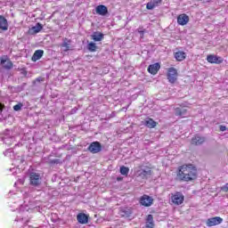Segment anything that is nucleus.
I'll use <instances>...</instances> for the list:
<instances>
[{"label": "nucleus", "instance_id": "nucleus-2", "mask_svg": "<svg viewBox=\"0 0 228 228\" xmlns=\"http://www.w3.org/2000/svg\"><path fill=\"white\" fill-rule=\"evenodd\" d=\"M151 175L152 170L149 167H142L136 171V176L142 181H146V179L151 178Z\"/></svg>", "mask_w": 228, "mask_h": 228}, {"label": "nucleus", "instance_id": "nucleus-26", "mask_svg": "<svg viewBox=\"0 0 228 228\" xmlns=\"http://www.w3.org/2000/svg\"><path fill=\"white\" fill-rule=\"evenodd\" d=\"M42 29H44V26L41 23H37L36 26L31 28V31H33V33H40Z\"/></svg>", "mask_w": 228, "mask_h": 228}, {"label": "nucleus", "instance_id": "nucleus-37", "mask_svg": "<svg viewBox=\"0 0 228 228\" xmlns=\"http://www.w3.org/2000/svg\"><path fill=\"white\" fill-rule=\"evenodd\" d=\"M36 81H37V83H42V81H44V78H43V77H37V78L36 79Z\"/></svg>", "mask_w": 228, "mask_h": 228}, {"label": "nucleus", "instance_id": "nucleus-39", "mask_svg": "<svg viewBox=\"0 0 228 228\" xmlns=\"http://www.w3.org/2000/svg\"><path fill=\"white\" fill-rule=\"evenodd\" d=\"M118 181H122V178H120V177H118Z\"/></svg>", "mask_w": 228, "mask_h": 228}, {"label": "nucleus", "instance_id": "nucleus-11", "mask_svg": "<svg viewBox=\"0 0 228 228\" xmlns=\"http://www.w3.org/2000/svg\"><path fill=\"white\" fill-rule=\"evenodd\" d=\"M204 142H206V137L196 134L192 137L191 143V145H202Z\"/></svg>", "mask_w": 228, "mask_h": 228}, {"label": "nucleus", "instance_id": "nucleus-21", "mask_svg": "<svg viewBox=\"0 0 228 228\" xmlns=\"http://www.w3.org/2000/svg\"><path fill=\"white\" fill-rule=\"evenodd\" d=\"M42 56H44V50H37L34 53L31 60H32V61H38V60H40L42 58Z\"/></svg>", "mask_w": 228, "mask_h": 228}, {"label": "nucleus", "instance_id": "nucleus-10", "mask_svg": "<svg viewBox=\"0 0 228 228\" xmlns=\"http://www.w3.org/2000/svg\"><path fill=\"white\" fill-rule=\"evenodd\" d=\"M0 63L4 67V69H6V70L13 69V62H12V61H10L6 57H3L0 61Z\"/></svg>", "mask_w": 228, "mask_h": 228}, {"label": "nucleus", "instance_id": "nucleus-27", "mask_svg": "<svg viewBox=\"0 0 228 228\" xmlns=\"http://www.w3.org/2000/svg\"><path fill=\"white\" fill-rule=\"evenodd\" d=\"M87 49L90 51V53H95L97 51V45H95L94 42L88 43Z\"/></svg>", "mask_w": 228, "mask_h": 228}, {"label": "nucleus", "instance_id": "nucleus-40", "mask_svg": "<svg viewBox=\"0 0 228 228\" xmlns=\"http://www.w3.org/2000/svg\"><path fill=\"white\" fill-rule=\"evenodd\" d=\"M26 213H27V212H24V211L21 212V214H22L23 216L26 215Z\"/></svg>", "mask_w": 228, "mask_h": 228}, {"label": "nucleus", "instance_id": "nucleus-20", "mask_svg": "<svg viewBox=\"0 0 228 228\" xmlns=\"http://www.w3.org/2000/svg\"><path fill=\"white\" fill-rule=\"evenodd\" d=\"M175 58L176 61H183L186 60V53L181 52V51L175 52Z\"/></svg>", "mask_w": 228, "mask_h": 228}, {"label": "nucleus", "instance_id": "nucleus-32", "mask_svg": "<svg viewBox=\"0 0 228 228\" xmlns=\"http://www.w3.org/2000/svg\"><path fill=\"white\" fill-rule=\"evenodd\" d=\"M3 110H4V105L3 103H0V119L3 120V118H6L4 115H3Z\"/></svg>", "mask_w": 228, "mask_h": 228}, {"label": "nucleus", "instance_id": "nucleus-23", "mask_svg": "<svg viewBox=\"0 0 228 228\" xmlns=\"http://www.w3.org/2000/svg\"><path fill=\"white\" fill-rule=\"evenodd\" d=\"M146 228H154V216L152 215H148L146 218Z\"/></svg>", "mask_w": 228, "mask_h": 228}, {"label": "nucleus", "instance_id": "nucleus-25", "mask_svg": "<svg viewBox=\"0 0 228 228\" xmlns=\"http://www.w3.org/2000/svg\"><path fill=\"white\" fill-rule=\"evenodd\" d=\"M175 115L176 117H184V115H186V109L183 107L176 108L175 110Z\"/></svg>", "mask_w": 228, "mask_h": 228}, {"label": "nucleus", "instance_id": "nucleus-17", "mask_svg": "<svg viewBox=\"0 0 228 228\" xmlns=\"http://www.w3.org/2000/svg\"><path fill=\"white\" fill-rule=\"evenodd\" d=\"M159 69H161V66L159 65V63H154L148 67V72L150 74H153L154 76L158 74V70H159Z\"/></svg>", "mask_w": 228, "mask_h": 228}, {"label": "nucleus", "instance_id": "nucleus-12", "mask_svg": "<svg viewBox=\"0 0 228 228\" xmlns=\"http://www.w3.org/2000/svg\"><path fill=\"white\" fill-rule=\"evenodd\" d=\"M207 61H208V63H216V65H220L224 60L222 57H218L216 55H208L207 56Z\"/></svg>", "mask_w": 228, "mask_h": 228}, {"label": "nucleus", "instance_id": "nucleus-28", "mask_svg": "<svg viewBox=\"0 0 228 228\" xmlns=\"http://www.w3.org/2000/svg\"><path fill=\"white\" fill-rule=\"evenodd\" d=\"M4 156L7 158H10L11 159H13V150L8 149L4 152Z\"/></svg>", "mask_w": 228, "mask_h": 228}, {"label": "nucleus", "instance_id": "nucleus-18", "mask_svg": "<svg viewBox=\"0 0 228 228\" xmlns=\"http://www.w3.org/2000/svg\"><path fill=\"white\" fill-rule=\"evenodd\" d=\"M96 13L98 15H102V16H105V15H108V7H106V5H98L96 7Z\"/></svg>", "mask_w": 228, "mask_h": 228}, {"label": "nucleus", "instance_id": "nucleus-3", "mask_svg": "<svg viewBox=\"0 0 228 228\" xmlns=\"http://www.w3.org/2000/svg\"><path fill=\"white\" fill-rule=\"evenodd\" d=\"M29 183L31 186H40V184H42V176H40V173L30 172Z\"/></svg>", "mask_w": 228, "mask_h": 228}, {"label": "nucleus", "instance_id": "nucleus-33", "mask_svg": "<svg viewBox=\"0 0 228 228\" xmlns=\"http://www.w3.org/2000/svg\"><path fill=\"white\" fill-rule=\"evenodd\" d=\"M137 31L140 35V38H143V35H145V29L142 30V28H138Z\"/></svg>", "mask_w": 228, "mask_h": 228}, {"label": "nucleus", "instance_id": "nucleus-31", "mask_svg": "<svg viewBox=\"0 0 228 228\" xmlns=\"http://www.w3.org/2000/svg\"><path fill=\"white\" fill-rule=\"evenodd\" d=\"M22 106H24L22 103H18L13 106L14 111H20L22 110Z\"/></svg>", "mask_w": 228, "mask_h": 228}, {"label": "nucleus", "instance_id": "nucleus-13", "mask_svg": "<svg viewBox=\"0 0 228 228\" xmlns=\"http://www.w3.org/2000/svg\"><path fill=\"white\" fill-rule=\"evenodd\" d=\"M188 22H190V17H188V15H186V14H180L177 17V23L180 26H186V24H188Z\"/></svg>", "mask_w": 228, "mask_h": 228}, {"label": "nucleus", "instance_id": "nucleus-1", "mask_svg": "<svg viewBox=\"0 0 228 228\" xmlns=\"http://www.w3.org/2000/svg\"><path fill=\"white\" fill-rule=\"evenodd\" d=\"M177 177L180 181H184L186 183L194 181V179H197V168H195L193 165L181 166L179 167Z\"/></svg>", "mask_w": 228, "mask_h": 228}, {"label": "nucleus", "instance_id": "nucleus-14", "mask_svg": "<svg viewBox=\"0 0 228 228\" xmlns=\"http://www.w3.org/2000/svg\"><path fill=\"white\" fill-rule=\"evenodd\" d=\"M1 31H8V20L3 15H0V33Z\"/></svg>", "mask_w": 228, "mask_h": 228}, {"label": "nucleus", "instance_id": "nucleus-38", "mask_svg": "<svg viewBox=\"0 0 228 228\" xmlns=\"http://www.w3.org/2000/svg\"><path fill=\"white\" fill-rule=\"evenodd\" d=\"M200 1H201L202 3H209V1L211 0H200Z\"/></svg>", "mask_w": 228, "mask_h": 228}, {"label": "nucleus", "instance_id": "nucleus-34", "mask_svg": "<svg viewBox=\"0 0 228 228\" xmlns=\"http://www.w3.org/2000/svg\"><path fill=\"white\" fill-rule=\"evenodd\" d=\"M219 129H220V131H222V132L227 131V126H219Z\"/></svg>", "mask_w": 228, "mask_h": 228}, {"label": "nucleus", "instance_id": "nucleus-22", "mask_svg": "<svg viewBox=\"0 0 228 228\" xmlns=\"http://www.w3.org/2000/svg\"><path fill=\"white\" fill-rule=\"evenodd\" d=\"M92 40H94V42H101V40H102V38H104V34L101 33V32H94L92 36H91Z\"/></svg>", "mask_w": 228, "mask_h": 228}, {"label": "nucleus", "instance_id": "nucleus-5", "mask_svg": "<svg viewBox=\"0 0 228 228\" xmlns=\"http://www.w3.org/2000/svg\"><path fill=\"white\" fill-rule=\"evenodd\" d=\"M171 200L173 204H175V206H181V204L184 202V195H183L181 192H176L172 196Z\"/></svg>", "mask_w": 228, "mask_h": 228}, {"label": "nucleus", "instance_id": "nucleus-29", "mask_svg": "<svg viewBox=\"0 0 228 228\" xmlns=\"http://www.w3.org/2000/svg\"><path fill=\"white\" fill-rule=\"evenodd\" d=\"M120 174L121 175H127V174H129V168L125 166H122L120 167Z\"/></svg>", "mask_w": 228, "mask_h": 228}, {"label": "nucleus", "instance_id": "nucleus-9", "mask_svg": "<svg viewBox=\"0 0 228 228\" xmlns=\"http://www.w3.org/2000/svg\"><path fill=\"white\" fill-rule=\"evenodd\" d=\"M152 202H154V200L150 197L149 195H143L141 199H140V204L142 206H144L145 208H150V206H152Z\"/></svg>", "mask_w": 228, "mask_h": 228}, {"label": "nucleus", "instance_id": "nucleus-16", "mask_svg": "<svg viewBox=\"0 0 228 228\" xmlns=\"http://www.w3.org/2000/svg\"><path fill=\"white\" fill-rule=\"evenodd\" d=\"M70 44H72V41L68 38H64L62 44L61 45V47H62V51L64 53H67L68 51H70L72 47L70 46Z\"/></svg>", "mask_w": 228, "mask_h": 228}, {"label": "nucleus", "instance_id": "nucleus-30", "mask_svg": "<svg viewBox=\"0 0 228 228\" xmlns=\"http://www.w3.org/2000/svg\"><path fill=\"white\" fill-rule=\"evenodd\" d=\"M121 215L122 216H131V209L128 208H125L123 210H121Z\"/></svg>", "mask_w": 228, "mask_h": 228}, {"label": "nucleus", "instance_id": "nucleus-7", "mask_svg": "<svg viewBox=\"0 0 228 228\" xmlns=\"http://www.w3.org/2000/svg\"><path fill=\"white\" fill-rule=\"evenodd\" d=\"M167 79L169 83H175V81H177V69L175 68H169L167 71Z\"/></svg>", "mask_w": 228, "mask_h": 228}, {"label": "nucleus", "instance_id": "nucleus-19", "mask_svg": "<svg viewBox=\"0 0 228 228\" xmlns=\"http://www.w3.org/2000/svg\"><path fill=\"white\" fill-rule=\"evenodd\" d=\"M77 220L78 224H88V216L85 213H79L77 216Z\"/></svg>", "mask_w": 228, "mask_h": 228}, {"label": "nucleus", "instance_id": "nucleus-8", "mask_svg": "<svg viewBox=\"0 0 228 228\" xmlns=\"http://www.w3.org/2000/svg\"><path fill=\"white\" fill-rule=\"evenodd\" d=\"M102 150V147L99 142H94L88 147V151L92 152L93 154H97L98 152H101Z\"/></svg>", "mask_w": 228, "mask_h": 228}, {"label": "nucleus", "instance_id": "nucleus-15", "mask_svg": "<svg viewBox=\"0 0 228 228\" xmlns=\"http://www.w3.org/2000/svg\"><path fill=\"white\" fill-rule=\"evenodd\" d=\"M163 3L162 0H151L147 4L146 8L147 10H154V8H157V6H159Z\"/></svg>", "mask_w": 228, "mask_h": 228}, {"label": "nucleus", "instance_id": "nucleus-6", "mask_svg": "<svg viewBox=\"0 0 228 228\" xmlns=\"http://www.w3.org/2000/svg\"><path fill=\"white\" fill-rule=\"evenodd\" d=\"M224 222V219L220 216L211 217L207 220L208 227H215V225H220Z\"/></svg>", "mask_w": 228, "mask_h": 228}, {"label": "nucleus", "instance_id": "nucleus-4", "mask_svg": "<svg viewBox=\"0 0 228 228\" xmlns=\"http://www.w3.org/2000/svg\"><path fill=\"white\" fill-rule=\"evenodd\" d=\"M2 142H4V143L5 145H12V143H13L15 142V137L12 136V131L10 130H6L4 133V135L1 137Z\"/></svg>", "mask_w": 228, "mask_h": 228}, {"label": "nucleus", "instance_id": "nucleus-35", "mask_svg": "<svg viewBox=\"0 0 228 228\" xmlns=\"http://www.w3.org/2000/svg\"><path fill=\"white\" fill-rule=\"evenodd\" d=\"M221 190H222L223 191H228V187H227V185H224V186L221 188Z\"/></svg>", "mask_w": 228, "mask_h": 228}, {"label": "nucleus", "instance_id": "nucleus-36", "mask_svg": "<svg viewBox=\"0 0 228 228\" xmlns=\"http://www.w3.org/2000/svg\"><path fill=\"white\" fill-rule=\"evenodd\" d=\"M20 220H24V217H20V216H17V218L15 219V222H19Z\"/></svg>", "mask_w": 228, "mask_h": 228}, {"label": "nucleus", "instance_id": "nucleus-24", "mask_svg": "<svg viewBox=\"0 0 228 228\" xmlns=\"http://www.w3.org/2000/svg\"><path fill=\"white\" fill-rule=\"evenodd\" d=\"M144 126H146V127H149L150 129H153V127H156V126H158V123L152 118H147L145 120Z\"/></svg>", "mask_w": 228, "mask_h": 228}]
</instances>
